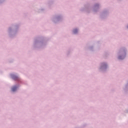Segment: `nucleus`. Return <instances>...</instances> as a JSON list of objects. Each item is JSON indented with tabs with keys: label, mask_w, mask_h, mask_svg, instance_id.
<instances>
[{
	"label": "nucleus",
	"mask_w": 128,
	"mask_h": 128,
	"mask_svg": "<svg viewBox=\"0 0 128 128\" xmlns=\"http://www.w3.org/2000/svg\"><path fill=\"white\" fill-rule=\"evenodd\" d=\"M78 32V29H75L74 30V34H76Z\"/></svg>",
	"instance_id": "2"
},
{
	"label": "nucleus",
	"mask_w": 128,
	"mask_h": 128,
	"mask_svg": "<svg viewBox=\"0 0 128 128\" xmlns=\"http://www.w3.org/2000/svg\"><path fill=\"white\" fill-rule=\"evenodd\" d=\"M12 76V78H14V80H16L18 78V76Z\"/></svg>",
	"instance_id": "3"
},
{
	"label": "nucleus",
	"mask_w": 128,
	"mask_h": 128,
	"mask_svg": "<svg viewBox=\"0 0 128 128\" xmlns=\"http://www.w3.org/2000/svg\"><path fill=\"white\" fill-rule=\"evenodd\" d=\"M16 86H14L12 88V92H16Z\"/></svg>",
	"instance_id": "1"
},
{
	"label": "nucleus",
	"mask_w": 128,
	"mask_h": 128,
	"mask_svg": "<svg viewBox=\"0 0 128 128\" xmlns=\"http://www.w3.org/2000/svg\"><path fill=\"white\" fill-rule=\"evenodd\" d=\"M118 59H119V60H122V58L120 56H119V57H118Z\"/></svg>",
	"instance_id": "4"
}]
</instances>
